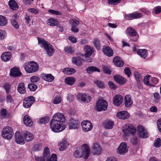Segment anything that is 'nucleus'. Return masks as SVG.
Listing matches in <instances>:
<instances>
[{"mask_svg":"<svg viewBox=\"0 0 161 161\" xmlns=\"http://www.w3.org/2000/svg\"><path fill=\"white\" fill-rule=\"evenodd\" d=\"M114 125V123L112 121H108L105 123V127L108 129H111Z\"/></svg>","mask_w":161,"mask_h":161,"instance_id":"obj_50","label":"nucleus"},{"mask_svg":"<svg viewBox=\"0 0 161 161\" xmlns=\"http://www.w3.org/2000/svg\"><path fill=\"white\" fill-rule=\"evenodd\" d=\"M7 36L6 32L3 30H0V40L5 39Z\"/></svg>","mask_w":161,"mask_h":161,"instance_id":"obj_51","label":"nucleus"},{"mask_svg":"<svg viewBox=\"0 0 161 161\" xmlns=\"http://www.w3.org/2000/svg\"><path fill=\"white\" fill-rule=\"evenodd\" d=\"M84 57V55L83 54H80V56L78 58V60L76 65L79 66H80L82 64V61H84V59L82 58Z\"/></svg>","mask_w":161,"mask_h":161,"instance_id":"obj_45","label":"nucleus"},{"mask_svg":"<svg viewBox=\"0 0 161 161\" xmlns=\"http://www.w3.org/2000/svg\"><path fill=\"white\" fill-rule=\"evenodd\" d=\"M90 151L88 146L86 144H84L81 146L80 148L75 151L74 156L75 158L82 157L86 159L89 156Z\"/></svg>","mask_w":161,"mask_h":161,"instance_id":"obj_2","label":"nucleus"},{"mask_svg":"<svg viewBox=\"0 0 161 161\" xmlns=\"http://www.w3.org/2000/svg\"><path fill=\"white\" fill-rule=\"evenodd\" d=\"M75 72V70L72 68H65L63 71V72L67 75H72Z\"/></svg>","mask_w":161,"mask_h":161,"instance_id":"obj_37","label":"nucleus"},{"mask_svg":"<svg viewBox=\"0 0 161 161\" xmlns=\"http://www.w3.org/2000/svg\"><path fill=\"white\" fill-rule=\"evenodd\" d=\"M93 43L94 46L97 50H99L100 49V44L99 43V41L97 38H95L94 39Z\"/></svg>","mask_w":161,"mask_h":161,"instance_id":"obj_49","label":"nucleus"},{"mask_svg":"<svg viewBox=\"0 0 161 161\" xmlns=\"http://www.w3.org/2000/svg\"><path fill=\"white\" fill-rule=\"evenodd\" d=\"M69 22L71 24V27H76L79 24V21L75 19H70Z\"/></svg>","mask_w":161,"mask_h":161,"instance_id":"obj_42","label":"nucleus"},{"mask_svg":"<svg viewBox=\"0 0 161 161\" xmlns=\"http://www.w3.org/2000/svg\"><path fill=\"white\" fill-rule=\"evenodd\" d=\"M92 153L93 155H98L102 151V148L100 145L97 143L93 144L92 147Z\"/></svg>","mask_w":161,"mask_h":161,"instance_id":"obj_11","label":"nucleus"},{"mask_svg":"<svg viewBox=\"0 0 161 161\" xmlns=\"http://www.w3.org/2000/svg\"><path fill=\"white\" fill-rule=\"evenodd\" d=\"M94 82L97 87L100 89H103L105 87V84L101 80H96Z\"/></svg>","mask_w":161,"mask_h":161,"instance_id":"obj_41","label":"nucleus"},{"mask_svg":"<svg viewBox=\"0 0 161 161\" xmlns=\"http://www.w3.org/2000/svg\"><path fill=\"white\" fill-rule=\"evenodd\" d=\"M41 77L45 80L48 82H51L53 80L54 77L50 74H42L41 75Z\"/></svg>","mask_w":161,"mask_h":161,"instance_id":"obj_23","label":"nucleus"},{"mask_svg":"<svg viewBox=\"0 0 161 161\" xmlns=\"http://www.w3.org/2000/svg\"><path fill=\"white\" fill-rule=\"evenodd\" d=\"M28 88L31 91H34L36 89L37 86L34 84H30L28 85Z\"/></svg>","mask_w":161,"mask_h":161,"instance_id":"obj_55","label":"nucleus"},{"mask_svg":"<svg viewBox=\"0 0 161 161\" xmlns=\"http://www.w3.org/2000/svg\"><path fill=\"white\" fill-rule=\"evenodd\" d=\"M87 72L89 74H92L94 72L97 71L100 72V71L99 69L97 67L94 66H90L88 67L86 69Z\"/></svg>","mask_w":161,"mask_h":161,"instance_id":"obj_35","label":"nucleus"},{"mask_svg":"<svg viewBox=\"0 0 161 161\" xmlns=\"http://www.w3.org/2000/svg\"><path fill=\"white\" fill-rule=\"evenodd\" d=\"M11 57V54L9 52H6L3 53L1 56L2 60L4 62L8 61Z\"/></svg>","mask_w":161,"mask_h":161,"instance_id":"obj_26","label":"nucleus"},{"mask_svg":"<svg viewBox=\"0 0 161 161\" xmlns=\"http://www.w3.org/2000/svg\"><path fill=\"white\" fill-rule=\"evenodd\" d=\"M46 161H57L56 154L54 153L51 156L47 158Z\"/></svg>","mask_w":161,"mask_h":161,"instance_id":"obj_46","label":"nucleus"},{"mask_svg":"<svg viewBox=\"0 0 161 161\" xmlns=\"http://www.w3.org/2000/svg\"><path fill=\"white\" fill-rule=\"evenodd\" d=\"M113 62L117 66L121 67L123 66L124 63L121 58L118 57H115L113 59Z\"/></svg>","mask_w":161,"mask_h":161,"instance_id":"obj_27","label":"nucleus"},{"mask_svg":"<svg viewBox=\"0 0 161 161\" xmlns=\"http://www.w3.org/2000/svg\"><path fill=\"white\" fill-rule=\"evenodd\" d=\"M157 125L159 131L161 132V119L158 120L157 121Z\"/></svg>","mask_w":161,"mask_h":161,"instance_id":"obj_64","label":"nucleus"},{"mask_svg":"<svg viewBox=\"0 0 161 161\" xmlns=\"http://www.w3.org/2000/svg\"><path fill=\"white\" fill-rule=\"evenodd\" d=\"M108 107V102L105 100L99 99L96 103V109L98 111L106 110Z\"/></svg>","mask_w":161,"mask_h":161,"instance_id":"obj_7","label":"nucleus"},{"mask_svg":"<svg viewBox=\"0 0 161 161\" xmlns=\"http://www.w3.org/2000/svg\"><path fill=\"white\" fill-rule=\"evenodd\" d=\"M22 74L19 68L17 67H14L11 69L10 75L13 77L20 76Z\"/></svg>","mask_w":161,"mask_h":161,"instance_id":"obj_16","label":"nucleus"},{"mask_svg":"<svg viewBox=\"0 0 161 161\" xmlns=\"http://www.w3.org/2000/svg\"><path fill=\"white\" fill-rule=\"evenodd\" d=\"M123 101V98L122 96L117 95L114 97L113 99V104L116 106H119Z\"/></svg>","mask_w":161,"mask_h":161,"instance_id":"obj_19","label":"nucleus"},{"mask_svg":"<svg viewBox=\"0 0 161 161\" xmlns=\"http://www.w3.org/2000/svg\"><path fill=\"white\" fill-rule=\"evenodd\" d=\"M14 134L12 128L10 126H6L4 127L2 132V136L5 139L10 140Z\"/></svg>","mask_w":161,"mask_h":161,"instance_id":"obj_6","label":"nucleus"},{"mask_svg":"<svg viewBox=\"0 0 161 161\" xmlns=\"http://www.w3.org/2000/svg\"><path fill=\"white\" fill-rule=\"evenodd\" d=\"M25 140L26 142H30L34 138L33 135L29 131H25L23 134Z\"/></svg>","mask_w":161,"mask_h":161,"instance_id":"obj_28","label":"nucleus"},{"mask_svg":"<svg viewBox=\"0 0 161 161\" xmlns=\"http://www.w3.org/2000/svg\"><path fill=\"white\" fill-rule=\"evenodd\" d=\"M82 130L84 132H87L91 131L93 128L92 124L88 120H84L81 123Z\"/></svg>","mask_w":161,"mask_h":161,"instance_id":"obj_9","label":"nucleus"},{"mask_svg":"<svg viewBox=\"0 0 161 161\" xmlns=\"http://www.w3.org/2000/svg\"><path fill=\"white\" fill-rule=\"evenodd\" d=\"M64 81L65 83L67 85H72L74 84L75 79L73 77H68L65 79Z\"/></svg>","mask_w":161,"mask_h":161,"instance_id":"obj_34","label":"nucleus"},{"mask_svg":"<svg viewBox=\"0 0 161 161\" xmlns=\"http://www.w3.org/2000/svg\"><path fill=\"white\" fill-rule=\"evenodd\" d=\"M79 123L77 120L74 119L73 118H71L69 122V129H77L79 125Z\"/></svg>","mask_w":161,"mask_h":161,"instance_id":"obj_14","label":"nucleus"},{"mask_svg":"<svg viewBox=\"0 0 161 161\" xmlns=\"http://www.w3.org/2000/svg\"><path fill=\"white\" fill-rule=\"evenodd\" d=\"M124 72L125 74L127 75L128 77H129L131 75L130 69L128 67H126L124 69Z\"/></svg>","mask_w":161,"mask_h":161,"instance_id":"obj_60","label":"nucleus"},{"mask_svg":"<svg viewBox=\"0 0 161 161\" xmlns=\"http://www.w3.org/2000/svg\"><path fill=\"white\" fill-rule=\"evenodd\" d=\"M120 2V0H108V2L110 5H116Z\"/></svg>","mask_w":161,"mask_h":161,"instance_id":"obj_53","label":"nucleus"},{"mask_svg":"<svg viewBox=\"0 0 161 161\" xmlns=\"http://www.w3.org/2000/svg\"><path fill=\"white\" fill-rule=\"evenodd\" d=\"M66 119L64 115L61 113H57L53 116L50 122V127L54 132H59L66 128Z\"/></svg>","mask_w":161,"mask_h":161,"instance_id":"obj_1","label":"nucleus"},{"mask_svg":"<svg viewBox=\"0 0 161 161\" xmlns=\"http://www.w3.org/2000/svg\"><path fill=\"white\" fill-rule=\"evenodd\" d=\"M77 98L79 100L81 101L84 103H88L91 99V97L88 96L85 94H79L77 95Z\"/></svg>","mask_w":161,"mask_h":161,"instance_id":"obj_20","label":"nucleus"},{"mask_svg":"<svg viewBox=\"0 0 161 161\" xmlns=\"http://www.w3.org/2000/svg\"><path fill=\"white\" fill-rule=\"evenodd\" d=\"M8 5L12 10H16L19 8L18 5L14 0H10L8 2Z\"/></svg>","mask_w":161,"mask_h":161,"instance_id":"obj_30","label":"nucleus"},{"mask_svg":"<svg viewBox=\"0 0 161 161\" xmlns=\"http://www.w3.org/2000/svg\"><path fill=\"white\" fill-rule=\"evenodd\" d=\"M7 24V21L5 17L2 15H0V26L5 25Z\"/></svg>","mask_w":161,"mask_h":161,"instance_id":"obj_43","label":"nucleus"},{"mask_svg":"<svg viewBox=\"0 0 161 161\" xmlns=\"http://www.w3.org/2000/svg\"><path fill=\"white\" fill-rule=\"evenodd\" d=\"M137 131L139 137L146 138L148 136L147 130L142 126L139 125L137 127Z\"/></svg>","mask_w":161,"mask_h":161,"instance_id":"obj_13","label":"nucleus"},{"mask_svg":"<svg viewBox=\"0 0 161 161\" xmlns=\"http://www.w3.org/2000/svg\"><path fill=\"white\" fill-rule=\"evenodd\" d=\"M30 14L28 13H26V15L25 17V22L26 24L30 25V22L31 21V19L30 18Z\"/></svg>","mask_w":161,"mask_h":161,"instance_id":"obj_56","label":"nucleus"},{"mask_svg":"<svg viewBox=\"0 0 161 161\" xmlns=\"http://www.w3.org/2000/svg\"><path fill=\"white\" fill-rule=\"evenodd\" d=\"M134 76L135 77L136 80L137 81L140 80L141 76L140 74L137 71H135L134 72Z\"/></svg>","mask_w":161,"mask_h":161,"instance_id":"obj_61","label":"nucleus"},{"mask_svg":"<svg viewBox=\"0 0 161 161\" xmlns=\"http://www.w3.org/2000/svg\"><path fill=\"white\" fill-rule=\"evenodd\" d=\"M49 155V149L47 147L44 148L43 151V156L44 157H47Z\"/></svg>","mask_w":161,"mask_h":161,"instance_id":"obj_59","label":"nucleus"},{"mask_svg":"<svg viewBox=\"0 0 161 161\" xmlns=\"http://www.w3.org/2000/svg\"><path fill=\"white\" fill-rule=\"evenodd\" d=\"M24 67L26 72L28 73H35L39 70L38 64L33 61L25 63Z\"/></svg>","mask_w":161,"mask_h":161,"instance_id":"obj_4","label":"nucleus"},{"mask_svg":"<svg viewBox=\"0 0 161 161\" xmlns=\"http://www.w3.org/2000/svg\"><path fill=\"white\" fill-rule=\"evenodd\" d=\"M151 77V76L148 75H147L144 79L143 82L144 83L146 84V85L148 86H153L154 85H152L150 83L149 80L150 79V78Z\"/></svg>","mask_w":161,"mask_h":161,"instance_id":"obj_44","label":"nucleus"},{"mask_svg":"<svg viewBox=\"0 0 161 161\" xmlns=\"http://www.w3.org/2000/svg\"><path fill=\"white\" fill-rule=\"evenodd\" d=\"M130 142L134 145H136L137 142V137H133L130 139Z\"/></svg>","mask_w":161,"mask_h":161,"instance_id":"obj_63","label":"nucleus"},{"mask_svg":"<svg viewBox=\"0 0 161 161\" xmlns=\"http://www.w3.org/2000/svg\"><path fill=\"white\" fill-rule=\"evenodd\" d=\"M38 43L42 48H43L47 52V54L49 56H52L54 53V49L53 46L48 42L43 39L37 37Z\"/></svg>","mask_w":161,"mask_h":161,"instance_id":"obj_3","label":"nucleus"},{"mask_svg":"<svg viewBox=\"0 0 161 161\" xmlns=\"http://www.w3.org/2000/svg\"><path fill=\"white\" fill-rule=\"evenodd\" d=\"M142 14L141 13L134 12L132 14H129L124 15V18L126 20H131L133 19H136L141 18Z\"/></svg>","mask_w":161,"mask_h":161,"instance_id":"obj_12","label":"nucleus"},{"mask_svg":"<svg viewBox=\"0 0 161 161\" xmlns=\"http://www.w3.org/2000/svg\"><path fill=\"white\" fill-rule=\"evenodd\" d=\"M6 102L7 103H11L13 100V98L11 94H7L6 97Z\"/></svg>","mask_w":161,"mask_h":161,"instance_id":"obj_54","label":"nucleus"},{"mask_svg":"<svg viewBox=\"0 0 161 161\" xmlns=\"http://www.w3.org/2000/svg\"><path fill=\"white\" fill-rule=\"evenodd\" d=\"M15 140L16 143L21 145L25 143L24 139L19 131H16L15 134Z\"/></svg>","mask_w":161,"mask_h":161,"instance_id":"obj_17","label":"nucleus"},{"mask_svg":"<svg viewBox=\"0 0 161 161\" xmlns=\"http://www.w3.org/2000/svg\"><path fill=\"white\" fill-rule=\"evenodd\" d=\"M57 21L53 18H50L47 20V24L48 25L54 26L57 24Z\"/></svg>","mask_w":161,"mask_h":161,"instance_id":"obj_39","label":"nucleus"},{"mask_svg":"<svg viewBox=\"0 0 161 161\" xmlns=\"http://www.w3.org/2000/svg\"><path fill=\"white\" fill-rule=\"evenodd\" d=\"M35 101V98L33 96H29L23 100V107L26 108H30Z\"/></svg>","mask_w":161,"mask_h":161,"instance_id":"obj_10","label":"nucleus"},{"mask_svg":"<svg viewBox=\"0 0 161 161\" xmlns=\"http://www.w3.org/2000/svg\"><path fill=\"white\" fill-rule=\"evenodd\" d=\"M114 78L116 82L121 85L125 84L126 82V80L124 78L119 75H114Z\"/></svg>","mask_w":161,"mask_h":161,"instance_id":"obj_22","label":"nucleus"},{"mask_svg":"<svg viewBox=\"0 0 161 161\" xmlns=\"http://www.w3.org/2000/svg\"><path fill=\"white\" fill-rule=\"evenodd\" d=\"M62 101L61 97L59 95L56 96L53 101V103L54 104H58L60 103Z\"/></svg>","mask_w":161,"mask_h":161,"instance_id":"obj_47","label":"nucleus"},{"mask_svg":"<svg viewBox=\"0 0 161 161\" xmlns=\"http://www.w3.org/2000/svg\"><path fill=\"white\" fill-rule=\"evenodd\" d=\"M7 115V111L5 108H2L0 111V118L1 119H5Z\"/></svg>","mask_w":161,"mask_h":161,"instance_id":"obj_38","label":"nucleus"},{"mask_svg":"<svg viewBox=\"0 0 161 161\" xmlns=\"http://www.w3.org/2000/svg\"><path fill=\"white\" fill-rule=\"evenodd\" d=\"M11 87V85L8 83H5L3 85V87L7 94H8L10 92Z\"/></svg>","mask_w":161,"mask_h":161,"instance_id":"obj_36","label":"nucleus"},{"mask_svg":"<svg viewBox=\"0 0 161 161\" xmlns=\"http://www.w3.org/2000/svg\"><path fill=\"white\" fill-rule=\"evenodd\" d=\"M11 23L12 26L15 28L18 29L19 27V25L18 22L15 19H12L11 20Z\"/></svg>","mask_w":161,"mask_h":161,"instance_id":"obj_52","label":"nucleus"},{"mask_svg":"<svg viewBox=\"0 0 161 161\" xmlns=\"http://www.w3.org/2000/svg\"><path fill=\"white\" fill-rule=\"evenodd\" d=\"M130 114L126 111H123L119 112L117 113V117L119 119H128L130 117Z\"/></svg>","mask_w":161,"mask_h":161,"instance_id":"obj_18","label":"nucleus"},{"mask_svg":"<svg viewBox=\"0 0 161 161\" xmlns=\"http://www.w3.org/2000/svg\"><path fill=\"white\" fill-rule=\"evenodd\" d=\"M24 124L26 126H31L33 125V122L29 116L26 115L23 118Z\"/></svg>","mask_w":161,"mask_h":161,"instance_id":"obj_31","label":"nucleus"},{"mask_svg":"<svg viewBox=\"0 0 161 161\" xmlns=\"http://www.w3.org/2000/svg\"><path fill=\"white\" fill-rule=\"evenodd\" d=\"M67 99L69 102H72L74 100L73 95L70 94H68L67 95Z\"/></svg>","mask_w":161,"mask_h":161,"instance_id":"obj_62","label":"nucleus"},{"mask_svg":"<svg viewBox=\"0 0 161 161\" xmlns=\"http://www.w3.org/2000/svg\"><path fill=\"white\" fill-rule=\"evenodd\" d=\"M84 49L86 53L84 55L85 56H90L94 51L93 48L88 45L85 46L84 47Z\"/></svg>","mask_w":161,"mask_h":161,"instance_id":"obj_33","label":"nucleus"},{"mask_svg":"<svg viewBox=\"0 0 161 161\" xmlns=\"http://www.w3.org/2000/svg\"><path fill=\"white\" fill-rule=\"evenodd\" d=\"M65 51L68 53L71 54L74 52L73 48L71 47L66 46L64 49Z\"/></svg>","mask_w":161,"mask_h":161,"instance_id":"obj_48","label":"nucleus"},{"mask_svg":"<svg viewBox=\"0 0 161 161\" xmlns=\"http://www.w3.org/2000/svg\"><path fill=\"white\" fill-rule=\"evenodd\" d=\"M58 145L60 147L59 150L62 151L65 150L69 146V144L66 140L63 139L58 143Z\"/></svg>","mask_w":161,"mask_h":161,"instance_id":"obj_21","label":"nucleus"},{"mask_svg":"<svg viewBox=\"0 0 161 161\" xmlns=\"http://www.w3.org/2000/svg\"><path fill=\"white\" fill-rule=\"evenodd\" d=\"M161 145V140L159 138H158L154 143V146L156 147H158Z\"/></svg>","mask_w":161,"mask_h":161,"instance_id":"obj_57","label":"nucleus"},{"mask_svg":"<svg viewBox=\"0 0 161 161\" xmlns=\"http://www.w3.org/2000/svg\"><path fill=\"white\" fill-rule=\"evenodd\" d=\"M17 91L21 94H24L26 92L25 84L23 82L19 83L17 86Z\"/></svg>","mask_w":161,"mask_h":161,"instance_id":"obj_29","label":"nucleus"},{"mask_svg":"<svg viewBox=\"0 0 161 161\" xmlns=\"http://www.w3.org/2000/svg\"><path fill=\"white\" fill-rule=\"evenodd\" d=\"M39 79L40 78L39 77L34 76L30 78V80L32 82H36L39 80Z\"/></svg>","mask_w":161,"mask_h":161,"instance_id":"obj_58","label":"nucleus"},{"mask_svg":"<svg viewBox=\"0 0 161 161\" xmlns=\"http://www.w3.org/2000/svg\"><path fill=\"white\" fill-rule=\"evenodd\" d=\"M137 54L143 59L145 58L147 56L148 53L146 49H140L137 51Z\"/></svg>","mask_w":161,"mask_h":161,"instance_id":"obj_32","label":"nucleus"},{"mask_svg":"<svg viewBox=\"0 0 161 161\" xmlns=\"http://www.w3.org/2000/svg\"><path fill=\"white\" fill-rule=\"evenodd\" d=\"M117 152L120 154H124L128 151L127 144L125 142H122L117 149Z\"/></svg>","mask_w":161,"mask_h":161,"instance_id":"obj_15","label":"nucleus"},{"mask_svg":"<svg viewBox=\"0 0 161 161\" xmlns=\"http://www.w3.org/2000/svg\"><path fill=\"white\" fill-rule=\"evenodd\" d=\"M122 130L126 136L133 135L135 134L136 129L132 125L127 124L123 126Z\"/></svg>","mask_w":161,"mask_h":161,"instance_id":"obj_5","label":"nucleus"},{"mask_svg":"<svg viewBox=\"0 0 161 161\" xmlns=\"http://www.w3.org/2000/svg\"><path fill=\"white\" fill-rule=\"evenodd\" d=\"M133 103V101L130 95H127L125 97V104L126 107H129Z\"/></svg>","mask_w":161,"mask_h":161,"instance_id":"obj_25","label":"nucleus"},{"mask_svg":"<svg viewBox=\"0 0 161 161\" xmlns=\"http://www.w3.org/2000/svg\"><path fill=\"white\" fill-rule=\"evenodd\" d=\"M126 33L128 36H130L131 37L135 36V37L132 39L133 41H136L138 37V35L136 30L131 27H128L126 30Z\"/></svg>","mask_w":161,"mask_h":161,"instance_id":"obj_8","label":"nucleus"},{"mask_svg":"<svg viewBox=\"0 0 161 161\" xmlns=\"http://www.w3.org/2000/svg\"><path fill=\"white\" fill-rule=\"evenodd\" d=\"M103 53L108 57H111L113 54V50L108 46L104 47L103 49Z\"/></svg>","mask_w":161,"mask_h":161,"instance_id":"obj_24","label":"nucleus"},{"mask_svg":"<svg viewBox=\"0 0 161 161\" xmlns=\"http://www.w3.org/2000/svg\"><path fill=\"white\" fill-rule=\"evenodd\" d=\"M49 118L48 117L46 116L42 117L38 121V122L41 124H45L48 122Z\"/></svg>","mask_w":161,"mask_h":161,"instance_id":"obj_40","label":"nucleus"}]
</instances>
